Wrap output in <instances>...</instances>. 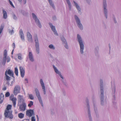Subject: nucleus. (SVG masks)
Returning a JSON list of instances; mask_svg holds the SVG:
<instances>
[{"label": "nucleus", "mask_w": 121, "mask_h": 121, "mask_svg": "<svg viewBox=\"0 0 121 121\" xmlns=\"http://www.w3.org/2000/svg\"><path fill=\"white\" fill-rule=\"evenodd\" d=\"M77 39L79 43L80 48V52L81 54L84 53V42L80 36L79 34L77 35Z\"/></svg>", "instance_id": "1"}, {"label": "nucleus", "mask_w": 121, "mask_h": 121, "mask_svg": "<svg viewBox=\"0 0 121 121\" xmlns=\"http://www.w3.org/2000/svg\"><path fill=\"white\" fill-rule=\"evenodd\" d=\"M100 82V97H101V104L102 105H103L104 100V91L103 89V82L102 80L101 79Z\"/></svg>", "instance_id": "2"}, {"label": "nucleus", "mask_w": 121, "mask_h": 121, "mask_svg": "<svg viewBox=\"0 0 121 121\" xmlns=\"http://www.w3.org/2000/svg\"><path fill=\"white\" fill-rule=\"evenodd\" d=\"M34 38L35 43V46L36 52L37 54H38L40 52L39 47L38 39L36 35H35Z\"/></svg>", "instance_id": "3"}, {"label": "nucleus", "mask_w": 121, "mask_h": 121, "mask_svg": "<svg viewBox=\"0 0 121 121\" xmlns=\"http://www.w3.org/2000/svg\"><path fill=\"white\" fill-rule=\"evenodd\" d=\"M12 110L5 111L4 115L5 117L6 118L12 119L13 117V115L12 114Z\"/></svg>", "instance_id": "4"}, {"label": "nucleus", "mask_w": 121, "mask_h": 121, "mask_svg": "<svg viewBox=\"0 0 121 121\" xmlns=\"http://www.w3.org/2000/svg\"><path fill=\"white\" fill-rule=\"evenodd\" d=\"M74 17L77 26L80 29L82 30L83 29V26L81 22V21L80 19L76 15H75Z\"/></svg>", "instance_id": "5"}, {"label": "nucleus", "mask_w": 121, "mask_h": 121, "mask_svg": "<svg viewBox=\"0 0 121 121\" xmlns=\"http://www.w3.org/2000/svg\"><path fill=\"white\" fill-rule=\"evenodd\" d=\"M103 5L104 13L106 18L107 19L108 16V10L107 9V5L106 0H103Z\"/></svg>", "instance_id": "6"}, {"label": "nucleus", "mask_w": 121, "mask_h": 121, "mask_svg": "<svg viewBox=\"0 0 121 121\" xmlns=\"http://www.w3.org/2000/svg\"><path fill=\"white\" fill-rule=\"evenodd\" d=\"M32 17L35 20V21L37 25L40 28L42 27L41 24L39 20L37 17L36 15L34 13H32Z\"/></svg>", "instance_id": "7"}, {"label": "nucleus", "mask_w": 121, "mask_h": 121, "mask_svg": "<svg viewBox=\"0 0 121 121\" xmlns=\"http://www.w3.org/2000/svg\"><path fill=\"white\" fill-rule=\"evenodd\" d=\"M35 91L37 96V97L42 106L43 107V102L40 96L39 93L38 89L37 88H35Z\"/></svg>", "instance_id": "8"}, {"label": "nucleus", "mask_w": 121, "mask_h": 121, "mask_svg": "<svg viewBox=\"0 0 121 121\" xmlns=\"http://www.w3.org/2000/svg\"><path fill=\"white\" fill-rule=\"evenodd\" d=\"M20 87L19 85H17L15 86L13 90V93L14 94L16 95L18 93L20 92Z\"/></svg>", "instance_id": "9"}, {"label": "nucleus", "mask_w": 121, "mask_h": 121, "mask_svg": "<svg viewBox=\"0 0 121 121\" xmlns=\"http://www.w3.org/2000/svg\"><path fill=\"white\" fill-rule=\"evenodd\" d=\"M26 115L29 117H30L35 115L33 110L29 109L26 111Z\"/></svg>", "instance_id": "10"}, {"label": "nucleus", "mask_w": 121, "mask_h": 121, "mask_svg": "<svg viewBox=\"0 0 121 121\" xmlns=\"http://www.w3.org/2000/svg\"><path fill=\"white\" fill-rule=\"evenodd\" d=\"M49 24L54 34L56 35H58V34L57 33V31L56 30L55 26H53L52 24L51 23H49Z\"/></svg>", "instance_id": "11"}, {"label": "nucleus", "mask_w": 121, "mask_h": 121, "mask_svg": "<svg viewBox=\"0 0 121 121\" xmlns=\"http://www.w3.org/2000/svg\"><path fill=\"white\" fill-rule=\"evenodd\" d=\"M40 83L42 87L44 94V95H45L46 94V88L44 84L42 79H40Z\"/></svg>", "instance_id": "12"}, {"label": "nucleus", "mask_w": 121, "mask_h": 121, "mask_svg": "<svg viewBox=\"0 0 121 121\" xmlns=\"http://www.w3.org/2000/svg\"><path fill=\"white\" fill-rule=\"evenodd\" d=\"M53 67L55 72L57 74H58L59 75L61 78L62 79L61 80L62 81L64 79V78L63 76L62 75L60 72L58 71L57 68L54 65L53 66Z\"/></svg>", "instance_id": "13"}, {"label": "nucleus", "mask_w": 121, "mask_h": 121, "mask_svg": "<svg viewBox=\"0 0 121 121\" xmlns=\"http://www.w3.org/2000/svg\"><path fill=\"white\" fill-rule=\"evenodd\" d=\"M17 97L18 103L22 104L25 103L23 96L19 95H18Z\"/></svg>", "instance_id": "14"}, {"label": "nucleus", "mask_w": 121, "mask_h": 121, "mask_svg": "<svg viewBox=\"0 0 121 121\" xmlns=\"http://www.w3.org/2000/svg\"><path fill=\"white\" fill-rule=\"evenodd\" d=\"M7 74L9 75L10 76L14 78V77L13 76V72L12 70L10 69L6 70L5 72V75H7Z\"/></svg>", "instance_id": "15"}, {"label": "nucleus", "mask_w": 121, "mask_h": 121, "mask_svg": "<svg viewBox=\"0 0 121 121\" xmlns=\"http://www.w3.org/2000/svg\"><path fill=\"white\" fill-rule=\"evenodd\" d=\"M26 34L28 40L30 42H32L33 40L32 36L30 33L29 32H27Z\"/></svg>", "instance_id": "16"}, {"label": "nucleus", "mask_w": 121, "mask_h": 121, "mask_svg": "<svg viewBox=\"0 0 121 121\" xmlns=\"http://www.w3.org/2000/svg\"><path fill=\"white\" fill-rule=\"evenodd\" d=\"M19 69L21 77L23 78L24 77L25 75V69L23 67L21 66H20Z\"/></svg>", "instance_id": "17"}, {"label": "nucleus", "mask_w": 121, "mask_h": 121, "mask_svg": "<svg viewBox=\"0 0 121 121\" xmlns=\"http://www.w3.org/2000/svg\"><path fill=\"white\" fill-rule=\"evenodd\" d=\"M26 105L25 103H22V104L19 107V108L20 110L22 111H24L26 108Z\"/></svg>", "instance_id": "18"}, {"label": "nucleus", "mask_w": 121, "mask_h": 121, "mask_svg": "<svg viewBox=\"0 0 121 121\" xmlns=\"http://www.w3.org/2000/svg\"><path fill=\"white\" fill-rule=\"evenodd\" d=\"M28 57L30 60L32 62L34 61V59L33 58V56L32 52H29L28 54Z\"/></svg>", "instance_id": "19"}, {"label": "nucleus", "mask_w": 121, "mask_h": 121, "mask_svg": "<svg viewBox=\"0 0 121 121\" xmlns=\"http://www.w3.org/2000/svg\"><path fill=\"white\" fill-rule=\"evenodd\" d=\"M2 11L3 15V18L4 19H6L7 18V12L4 9H2Z\"/></svg>", "instance_id": "20"}, {"label": "nucleus", "mask_w": 121, "mask_h": 121, "mask_svg": "<svg viewBox=\"0 0 121 121\" xmlns=\"http://www.w3.org/2000/svg\"><path fill=\"white\" fill-rule=\"evenodd\" d=\"M73 2L75 6L77 8L78 12H80L81 11V9L78 4L74 1H73Z\"/></svg>", "instance_id": "21"}, {"label": "nucleus", "mask_w": 121, "mask_h": 121, "mask_svg": "<svg viewBox=\"0 0 121 121\" xmlns=\"http://www.w3.org/2000/svg\"><path fill=\"white\" fill-rule=\"evenodd\" d=\"M10 99V100L12 101L13 104V106H14V107H15L16 104V101L17 100L16 98V97H13V98H12Z\"/></svg>", "instance_id": "22"}, {"label": "nucleus", "mask_w": 121, "mask_h": 121, "mask_svg": "<svg viewBox=\"0 0 121 121\" xmlns=\"http://www.w3.org/2000/svg\"><path fill=\"white\" fill-rule=\"evenodd\" d=\"M112 92L114 94L115 92L116 88L115 85L114 83H113V84H112Z\"/></svg>", "instance_id": "23"}, {"label": "nucleus", "mask_w": 121, "mask_h": 121, "mask_svg": "<svg viewBox=\"0 0 121 121\" xmlns=\"http://www.w3.org/2000/svg\"><path fill=\"white\" fill-rule=\"evenodd\" d=\"M48 1V2H49L50 4L51 5V6H52V8H53V9H55V6L54 5L53 3L52 2V0H50Z\"/></svg>", "instance_id": "24"}, {"label": "nucleus", "mask_w": 121, "mask_h": 121, "mask_svg": "<svg viewBox=\"0 0 121 121\" xmlns=\"http://www.w3.org/2000/svg\"><path fill=\"white\" fill-rule=\"evenodd\" d=\"M87 106H88V117H89V118L90 120V121H91V114H90V109H89V104L88 103L87 104Z\"/></svg>", "instance_id": "25"}, {"label": "nucleus", "mask_w": 121, "mask_h": 121, "mask_svg": "<svg viewBox=\"0 0 121 121\" xmlns=\"http://www.w3.org/2000/svg\"><path fill=\"white\" fill-rule=\"evenodd\" d=\"M12 107L11 105L9 104L8 105L5 111H10L11 110V109Z\"/></svg>", "instance_id": "26"}, {"label": "nucleus", "mask_w": 121, "mask_h": 121, "mask_svg": "<svg viewBox=\"0 0 121 121\" xmlns=\"http://www.w3.org/2000/svg\"><path fill=\"white\" fill-rule=\"evenodd\" d=\"M7 57L4 56L2 62V64L4 65L5 64L6 61L7 60Z\"/></svg>", "instance_id": "27"}, {"label": "nucleus", "mask_w": 121, "mask_h": 121, "mask_svg": "<svg viewBox=\"0 0 121 121\" xmlns=\"http://www.w3.org/2000/svg\"><path fill=\"white\" fill-rule=\"evenodd\" d=\"M66 1L68 5V6L70 10L71 9V3L69 0H66Z\"/></svg>", "instance_id": "28"}, {"label": "nucleus", "mask_w": 121, "mask_h": 121, "mask_svg": "<svg viewBox=\"0 0 121 121\" xmlns=\"http://www.w3.org/2000/svg\"><path fill=\"white\" fill-rule=\"evenodd\" d=\"M24 114L22 113L18 114V117L19 118L21 119L23 118L24 117Z\"/></svg>", "instance_id": "29"}, {"label": "nucleus", "mask_w": 121, "mask_h": 121, "mask_svg": "<svg viewBox=\"0 0 121 121\" xmlns=\"http://www.w3.org/2000/svg\"><path fill=\"white\" fill-rule=\"evenodd\" d=\"M18 59L20 60H22L23 59L22 56V54L21 53H19L17 54Z\"/></svg>", "instance_id": "30"}, {"label": "nucleus", "mask_w": 121, "mask_h": 121, "mask_svg": "<svg viewBox=\"0 0 121 121\" xmlns=\"http://www.w3.org/2000/svg\"><path fill=\"white\" fill-rule=\"evenodd\" d=\"M48 47L50 49L53 50L55 49V48L52 44H51L48 46Z\"/></svg>", "instance_id": "31"}, {"label": "nucleus", "mask_w": 121, "mask_h": 121, "mask_svg": "<svg viewBox=\"0 0 121 121\" xmlns=\"http://www.w3.org/2000/svg\"><path fill=\"white\" fill-rule=\"evenodd\" d=\"M27 95L30 99L31 100H33L34 99V98L32 95L31 94H28Z\"/></svg>", "instance_id": "32"}, {"label": "nucleus", "mask_w": 121, "mask_h": 121, "mask_svg": "<svg viewBox=\"0 0 121 121\" xmlns=\"http://www.w3.org/2000/svg\"><path fill=\"white\" fill-rule=\"evenodd\" d=\"M14 73L16 75L18 76V69L17 67H15L14 69Z\"/></svg>", "instance_id": "33"}, {"label": "nucleus", "mask_w": 121, "mask_h": 121, "mask_svg": "<svg viewBox=\"0 0 121 121\" xmlns=\"http://www.w3.org/2000/svg\"><path fill=\"white\" fill-rule=\"evenodd\" d=\"M4 27V25L2 24L0 27V35L2 32Z\"/></svg>", "instance_id": "34"}, {"label": "nucleus", "mask_w": 121, "mask_h": 121, "mask_svg": "<svg viewBox=\"0 0 121 121\" xmlns=\"http://www.w3.org/2000/svg\"><path fill=\"white\" fill-rule=\"evenodd\" d=\"M61 41L63 42L64 43H67V42L66 39L64 38L63 36H62L61 38Z\"/></svg>", "instance_id": "35"}, {"label": "nucleus", "mask_w": 121, "mask_h": 121, "mask_svg": "<svg viewBox=\"0 0 121 121\" xmlns=\"http://www.w3.org/2000/svg\"><path fill=\"white\" fill-rule=\"evenodd\" d=\"M19 34L20 36L24 35L23 31L22 29H21L20 30Z\"/></svg>", "instance_id": "36"}, {"label": "nucleus", "mask_w": 121, "mask_h": 121, "mask_svg": "<svg viewBox=\"0 0 121 121\" xmlns=\"http://www.w3.org/2000/svg\"><path fill=\"white\" fill-rule=\"evenodd\" d=\"M4 56L5 57L7 56V51L6 50H5L4 53Z\"/></svg>", "instance_id": "37"}, {"label": "nucleus", "mask_w": 121, "mask_h": 121, "mask_svg": "<svg viewBox=\"0 0 121 121\" xmlns=\"http://www.w3.org/2000/svg\"><path fill=\"white\" fill-rule=\"evenodd\" d=\"M33 101H31L28 104V106L29 107H31L33 105Z\"/></svg>", "instance_id": "38"}, {"label": "nucleus", "mask_w": 121, "mask_h": 121, "mask_svg": "<svg viewBox=\"0 0 121 121\" xmlns=\"http://www.w3.org/2000/svg\"><path fill=\"white\" fill-rule=\"evenodd\" d=\"M5 75L6 77V80L7 81L9 80H10L11 78L8 76L7 74Z\"/></svg>", "instance_id": "39"}, {"label": "nucleus", "mask_w": 121, "mask_h": 121, "mask_svg": "<svg viewBox=\"0 0 121 121\" xmlns=\"http://www.w3.org/2000/svg\"><path fill=\"white\" fill-rule=\"evenodd\" d=\"M10 95V93L9 92H7L5 94V97H9Z\"/></svg>", "instance_id": "40"}, {"label": "nucleus", "mask_w": 121, "mask_h": 121, "mask_svg": "<svg viewBox=\"0 0 121 121\" xmlns=\"http://www.w3.org/2000/svg\"><path fill=\"white\" fill-rule=\"evenodd\" d=\"M9 33L11 34V35H12L14 33V30L13 29H12L11 30H10L9 29Z\"/></svg>", "instance_id": "41"}, {"label": "nucleus", "mask_w": 121, "mask_h": 121, "mask_svg": "<svg viewBox=\"0 0 121 121\" xmlns=\"http://www.w3.org/2000/svg\"><path fill=\"white\" fill-rule=\"evenodd\" d=\"M4 96L3 94L1 93L0 95V98L3 99H4Z\"/></svg>", "instance_id": "42"}, {"label": "nucleus", "mask_w": 121, "mask_h": 121, "mask_svg": "<svg viewBox=\"0 0 121 121\" xmlns=\"http://www.w3.org/2000/svg\"><path fill=\"white\" fill-rule=\"evenodd\" d=\"M64 44L65 47L66 49H68L69 48V47L67 44V42L65 43Z\"/></svg>", "instance_id": "43"}, {"label": "nucleus", "mask_w": 121, "mask_h": 121, "mask_svg": "<svg viewBox=\"0 0 121 121\" xmlns=\"http://www.w3.org/2000/svg\"><path fill=\"white\" fill-rule=\"evenodd\" d=\"M20 37L21 39L23 41H24V35H22L20 36Z\"/></svg>", "instance_id": "44"}, {"label": "nucleus", "mask_w": 121, "mask_h": 121, "mask_svg": "<svg viewBox=\"0 0 121 121\" xmlns=\"http://www.w3.org/2000/svg\"><path fill=\"white\" fill-rule=\"evenodd\" d=\"M7 62H8L10 61V58L9 56H8L7 58Z\"/></svg>", "instance_id": "45"}, {"label": "nucleus", "mask_w": 121, "mask_h": 121, "mask_svg": "<svg viewBox=\"0 0 121 121\" xmlns=\"http://www.w3.org/2000/svg\"><path fill=\"white\" fill-rule=\"evenodd\" d=\"M31 121H36V119L35 118V117H32L31 118Z\"/></svg>", "instance_id": "46"}, {"label": "nucleus", "mask_w": 121, "mask_h": 121, "mask_svg": "<svg viewBox=\"0 0 121 121\" xmlns=\"http://www.w3.org/2000/svg\"><path fill=\"white\" fill-rule=\"evenodd\" d=\"M9 2L10 3V4L13 7H14L13 4L12 3V2L10 0H9Z\"/></svg>", "instance_id": "47"}, {"label": "nucleus", "mask_w": 121, "mask_h": 121, "mask_svg": "<svg viewBox=\"0 0 121 121\" xmlns=\"http://www.w3.org/2000/svg\"><path fill=\"white\" fill-rule=\"evenodd\" d=\"M93 99L92 98L93 101ZM93 105H94V110H95V112H96V109H95V105L94 104V101H93Z\"/></svg>", "instance_id": "48"}, {"label": "nucleus", "mask_w": 121, "mask_h": 121, "mask_svg": "<svg viewBox=\"0 0 121 121\" xmlns=\"http://www.w3.org/2000/svg\"><path fill=\"white\" fill-rule=\"evenodd\" d=\"M12 46L13 47V49H14L15 47V44L14 43H13L12 44Z\"/></svg>", "instance_id": "49"}, {"label": "nucleus", "mask_w": 121, "mask_h": 121, "mask_svg": "<svg viewBox=\"0 0 121 121\" xmlns=\"http://www.w3.org/2000/svg\"><path fill=\"white\" fill-rule=\"evenodd\" d=\"M14 82V81H12L11 82V84H10V86H13V84Z\"/></svg>", "instance_id": "50"}, {"label": "nucleus", "mask_w": 121, "mask_h": 121, "mask_svg": "<svg viewBox=\"0 0 121 121\" xmlns=\"http://www.w3.org/2000/svg\"><path fill=\"white\" fill-rule=\"evenodd\" d=\"M14 95L13 94L11 95L10 97V99L13 98L14 97Z\"/></svg>", "instance_id": "51"}, {"label": "nucleus", "mask_w": 121, "mask_h": 121, "mask_svg": "<svg viewBox=\"0 0 121 121\" xmlns=\"http://www.w3.org/2000/svg\"><path fill=\"white\" fill-rule=\"evenodd\" d=\"M4 99L0 98V104H1L3 102Z\"/></svg>", "instance_id": "52"}, {"label": "nucleus", "mask_w": 121, "mask_h": 121, "mask_svg": "<svg viewBox=\"0 0 121 121\" xmlns=\"http://www.w3.org/2000/svg\"><path fill=\"white\" fill-rule=\"evenodd\" d=\"M113 20L114 21V22L115 23H116L117 22L115 18V17H114L113 18Z\"/></svg>", "instance_id": "53"}, {"label": "nucleus", "mask_w": 121, "mask_h": 121, "mask_svg": "<svg viewBox=\"0 0 121 121\" xmlns=\"http://www.w3.org/2000/svg\"><path fill=\"white\" fill-rule=\"evenodd\" d=\"M26 0H23V3L24 4H25L26 2Z\"/></svg>", "instance_id": "54"}, {"label": "nucleus", "mask_w": 121, "mask_h": 121, "mask_svg": "<svg viewBox=\"0 0 121 121\" xmlns=\"http://www.w3.org/2000/svg\"><path fill=\"white\" fill-rule=\"evenodd\" d=\"M13 18L15 19H17V17L15 15H13Z\"/></svg>", "instance_id": "55"}, {"label": "nucleus", "mask_w": 121, "mask_h": 121, "mask_svg": "<svg viewBox=\"0 0 121 121\" xmlns=\"http://www.w3.org/2000/svg\"><path fill=\"white\" fill-rule=\"evenodd\" d=\"M36 116L37 117V121H39V117H38V115H36Z\"/></svg>", "instance_id": "56"}, {"label": "nucleus", "mask_w": 121, "mask_h": 121, "mask_svg": "<svg viewBox=\"0 0 121 121\" xmlns=\"http://www.w3.org/2000/svg\"><path fill=\"white\" fill-rule=\"evenodd\" d=\"M6 89V87H4L3 89V90L4 91Z\"/></svg>", "instance_id": "57"}, {"label": "nucleus", "mask_w": 121, "mask_h": 121, "mask_svg": "<svg viewBox=\"0 0 121 121\" xmlns=\"http://www.w3.org/2000/svg\"><path fill=\"white\" fill-rule=\"evenodd\" d=\"M7 83V84L9 86H10V84L9 81H8Z\"/></svg>", "instance_id": "58"}, {"label": "nucleus", "mask_w": 121, "mask_h": 121, "mask_svg": "<svg viewBox=\"0 0 121 121\" xmlns=\"http://www.w3.org/2000/svg\"><path fill=\"white\" fill-rule=\"evenodd\" d=\"M18 0V1L20 2L21 4L22 3V0Z\"/></svg>", "instance_id": "59"}, {"label": "nucleus", "mask_w": 121, "mask_h": 121, "mask_svg": "<svg viewBox=\"0 0 121 121\" xmlns=\"http://www.w3.org/2000/svg\"><path fill=\"white\" fill-rule=\"evenodd\" d=\"M86 101L87 103H88V99L87 98H86Z\"/></svg>", "instance_id": "60"}, {"label": "nucleus", "mask_w": 121, "mask_h": 121, "mask_svg": "<svg viewBox=\"0 0 121 121\" xmlns=\"http://www.w3.org/2000/svg\"><path fill=\"white\" fill-rule=\"evenodd\" d=\"M25 80L26 81V82H27V83H28V79H27V78H25Z\"/></svg>", "instance_id": "61"}, {"label": "nucleus", "mask_w": 121, "mask_h": 121, "mask_svg": "<svg viewBox=\"0 0 121 121\" xmlns=\"http://www.w3.org/2000/svg\"><path fill=\"white\" fill-rule=\"evenodd\" d=\"M14 50V49H13V50L12 51V52H11V54H13Z\"/></svg>", "instance_id": "62"}, {"label": "nucleus", "mask_w": 121, "mask_h": 121, "mask_svg": "<svg viewBox=\"0 0 121 121\" xmlns=\"http://www.w3.org/2000/svg\"><path fill=\"white\" fill-rule=\"evenodd\" d=\"M87 3L89 2L90 1V0H86Z\"/></svg>", "instance_id": "63"}, {"label": "nucleus", "mask_w": 121, "mask_h": 121, "mask_svg": "<svg viewBox=\"0 0 121 121\" xmlns=\"http://www.w3.org/2000/svg\"><path fill=\"white\" fill-rule=\"evenodd\" d=\"M53 19L55 20L56 19V17H54L53 18Z\"/></svg>", "instance_id": "64"}]
</instances>
